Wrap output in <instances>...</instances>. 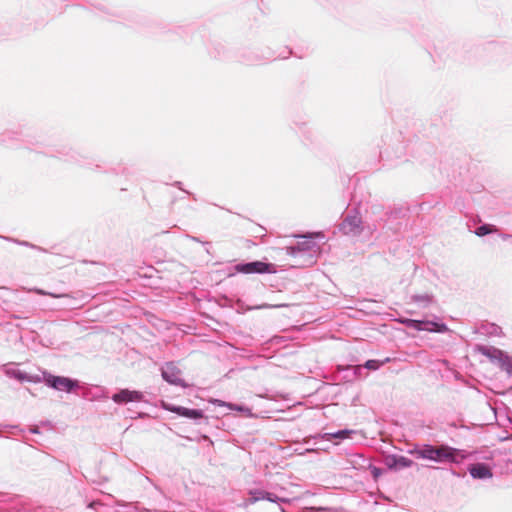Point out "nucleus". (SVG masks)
Masks as SVG:
<instances>
[{"label": "nucleus", "instance_id": "obj_11", "mask_svg": "<svg viewBox=\"0 0 512 512\" xmlns=\"http://www.w3.org/2000/svg\"><path fill=\"white\" fill-rule=\"evenodd\" d=\"M355 228H357V225L354 224V219H346L343 222V230L345 233H354L356 232Z\"/></svg>", "mask_w": 512, "mask_h": 512}, {"label": "nucleus", "instance_id": "obj_13", "mask_svg": "<svg viewBox=\"0 0 512 512\" xmlns=\"http://www.w3.org/2000/svg\"><path fill=\"white\" fill-rule=\"evenodd\" d=\"M381 362L378 361V360H368L366 363H365V367L367 369H371V370H377L380 366H381Z\"/></svg>", "mask_w": 512, "mask_h": 512}, {"label": "nucleus", "instance_id": "obj_14", "mask_svg": "<svg viewBox=\"0 0 512 512\" xmlns=\"http://www.w3.org/2000/svg\"><path fill=\"white\" fill-rule=\"evenodd\" d=\"M406 322L409 326L414 327L416 329H421V325L423 324V322L418 320H407Z\"/></svg>", "mask_w": 512, "mask_h": 512}, {"label": "nucleus", "instance_id": "obj_8", "mask_svg": "<svg viewBox=\"0 0 512 512\" xmlns=\"http://www.w3.org/2000/svg\"><path fill=\"white\" fill-rule=\"evenodd\" d=\"M469 472L473 478L485 479L492 477L490 468L482 463L472 465L469 469Z\"/></svg>", "mask_w": 512, "mask_h": 512}, {"label": "nucleus", "instance_id": "obj_7", "mask_svg": "<svg viewBox=\"0 0 512 512\" xmlns=\"http://www.w3.org/2000/svg\"><path fill=\"white\" fill-rule=\"evenodd\" d=\"M116 403H128L139 401L141 399V393L138 391H130L128 389L121 390L112 397Z\"/></svg>", "mask_w": 512, "mask_h": 512}, {"label": "nucleus", "instance_id": "obj_5", "mask_svg": "<svg viewBox=\"0 0 512 512\" xmlns=\"http://www.w3.org/2000/svg\"><path fill=\"white\" fill-rule=\"evenodd\" d=\"M236 268L245 274L272 272L271 265L261 261L240 264Z\"/></svg>", "mask_w": 512, "mask_h": 512}, {"label": "nucleus", "instance_id": "obj_2", "mask_svg": "<svg viewBox=\"0 0 512 512\" xmlns=\"http://www.w3.org/2000/svg\"><path fill=\"white\" fill-rule=\"evenodd\" d=\"M417 458L429 459L435 462L455 461L456 450L448 446L425 445L412 452Z\"/></svg>", "mask_w": 512, "mask_h": 512}, {"label": "nucleus", "instance_id": "obj_16", "mask_svg": "<svg viewBox=\"0 0 512 512\" xmlns=\"http://www.w3.org/2000/svg\"><path fill=\"white\" fill-rule=\"evenodd\" d=\"M373 475H374L375 477H377V476L379 475V469H378V468H374V469H373Z\"/></svg>", "mask_w": 512, "mask_h": 512}, {"label": "nucleus", "instance_id": "obj_3", "mask_svg": "<svg viewBox=\"0 0 512 512\" xmlns=\"http://www.w3.org/2000/svg\"><path fill=\"white\" fill-rule=\"evenodd\" d=\"M481 354L497 363L502 369L508 370L512 366L511 358L503 351L494 347H480Z\"/></svg>", "mask_w": 512, "mask_h": 512}, {"label": "nucleus", "instance_id": "obj_12", "mask_svg": "<svg viewBox=\"0 0 512 512\" xmlns=\"http://www.w3.org/2000/svg\"><path fill=\"white\" fill-rule=\"evenodd\" d=\"M353 433L352 430H340L337 433L331 434L333 438L345 439Z\"/></svg>", "mask_w": 512, "mask_h": 512}, {"label": "nucleus", "instance_id": "obj_9", "mask_svg": "<svg viewBox=\"0 0 512 512\" xmlns=\"http://www.w3.org/2000/svg\"><path fill=\"white\" fill-rule=\"evenodd\" d=\"M387 463L390 468H406L412 465V460L404 456H392L387 458Z\"/></svg>", "mask_w": 512, "mask_h": 512}, {"label": "nucleus", "instance_id": "obj_15", "mask_svg": "<svg viewBox=\"0 0 512 512\" xmlns=\"http://www.w3.org/2000/svg\"><path fill=\"white\" fill-rule=\"evenodd\" d=\"M504 240H505L507 243H511V244H512V236H506V237H504Z\"/></svg>", "mask_w": 512, "mask_h": 512}, {"label": "nucleus", "instance_id": "obj_4", "mask_svg": "<svg viewBox=\"0 0 512 512\" xmlns=\"http://www.w3.org/2000/svg\"><path fill=\"white\" fill-rule=\"evenodd\" d=\"M44 382L59 391L70 392L77 386V382L62 376H54L49 373L43 374Z\"/></svg>", "mask_w": 512, "mask_h": 512}, {"label": "nucleus", "instance_id": "obj_1", "mask_svg": "<svg viewBox=\"0 0 512 512\" xmlns=\"http://www.w3.org/2000/svg\"><path fill=\"white\" fill-rule=\"evenodd\" d=\"M316 237H321V234L299 236L295 245L287 247V253L295 259L294 266L310 267L316 263L321 253L319 244L314 240Z\"/></svg>", "mask_w": 512, "mask_h": 512}, {"label": "nucleus", "instance_id": "obj_10", "mask_svg": "<svg viewBox=\"0 0 512 512\" xmlns=\"http://www.w3.org/2000/svg\"><path fill=\"white\" fill-rule=\"evenodd\" d=\"M493 232H496V228L492 225L485 224L478 227L475 231V234L481 237Z\"/></svg>", "mask_w": 512, "mask_h": 512}, {"label": "nucleus", "instance_id": "obj_6", "mask_svg": "<svg viewBox=\"0 0 512 512\" xmlns=\"http://www.w3.org/2000/svg\"><path fill=\"white\" fill-rule=\"evenodd\" d=\"M164 407L174 413H177L180 416L191 418V419H199L203 417V413L201 410L197 409H189L181 406L174 405H164Z\"/></svg>", "mask_w": 512, "mask_h": 512}]
</instances>
